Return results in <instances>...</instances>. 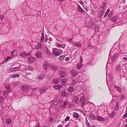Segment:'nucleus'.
I'll list each match as a JSON object with an SVG mask.
<instances>
[{
	"mask_svg": "<svg viewBox=\"0 0 127 127\" xmlns=\"http://www.w3.org/2000/svg\"><path fill=\"white\" fill-rule=\"evenodd\" d=\"M80 103L81 104L82 106L83 107L86 104V98L85 96H83L80 98Z\"/></svg>",
	"mask_w": 127,
	"mask_h": 127,
	"instance_id": "f257e3e1",
	"label": "nucleus"
},
{
	"mask_svg": "<svg viewBox=\"0 0 127 127\" xmlns=\"http://www.w3.org/2000/svg\"><path fill=\"white\" fill-rule=\"evenodd\" d=\"M113 89L114 92H115L117 91L120 93L122 91V89L121 88L116 86H114L113 87Z\"/></svg>",
	"mask_w": 127,
	"mask_h": 127,
	"instance_id": "f03ea898",
	"label": "nucleus"
},
{
	"mask_svg": "<svg viewBox=\"0 0 127 127\" xmlns=\"http://www.w3.org/2000/svg\"><path fill=\"white\" fill-rule=\"evenodd\" d=\"M44 33H42V36L41 38V42H42V41L44 40V41H45L46 43V42L48 39V36L46 34L45 35V38L44 39Z\"/></svg>",
	"mask_w": 127,
	"mask_h": 127,
	"instance_id": "7ed1b4c3",
	"label": "nucleus"
},
{
	"mask_svg": "<svg viewBox=\"0 0 127 127\" xmlns=\"http://www.w3.org/2000/svg\"><path fill=\"white\" fill-rule=\"evenodd\" d=\"M50 65L48 62H45L43 64V67L45 70H47L49 68H50Z\"/></svg>",
	"mask_w": 127,
	"mask_h": 127,
	"instance_id": "20e7f679",
	"label": "nucleus"
},
{
	"mask_svg": "<svg viewBox=\"0 0 127 127\" xmlns=\"http://www.w3.org/2000/svg\"><path fill=\"white\" fill-rule=\"evenodd\" d=\"M71 75L73 77L76 76L78 74V72L74 70H72L71 71Z\"/></svg>",
	"mask_w": 127,
	"mask_h": 127,
	"instance_id": "39448f33",
	"label": "nucleus"
},
{
	"mask_svg": "<svg viewBox=\"0 0 127 127\" xmlns=\"http://www.w3.org/2000/svg\"><path fill=\"white\" fill-rule=\"evenodd\" d=\"M81 42V41H80L79 42H75L74 44V46L79 48H81L82 46Z\"/></svg>",
	"mask_w": 127,
	"mask_h": 127,
	"instance_id": "423d86ee",
	"label": "nucleus"
},
{
	"mask_svg": "<svg viewBox=\"0 0 127 127\" xmlns=\"http://www.w3.org/2000/svg\"><path fill=\"white\" fill-rule=\"evenodd\" d=\"M50 69L52 71H55L58 69V67L56 66L51 65L50 66Z\"/></svg>",
	"mask_w": 127,
	"mask_h": 127,
	"instance_id": "0eeeda50",
	"label": "nucleus"
},
{
	"mask_svg": "<svg viewBox=\"0 0 127 127\" xmlns=\"http://www.w3.org/2000/svg\"><path fill=\"white\" fill-rule=\"evenodd\" d=\"M19 70V68L16 67L10 68L8 70V71L9 72H12L14 71H18Z\"/></svg>",
	"mask_w": 127,
	"mask_h": 127,
	"instance_id": "6e6552de",
	"label": "nucleus"
},
{
	"mask_svg": "<svg viewBox=\"0 0 127 127\" xmlns=\"http://www.w3.org/2000/svg\"><path fill=\"white\" fill-rule=\"evenodd\" d=\"M30 54V53H27L25 52H24L23 53L20 54L19 55L21 57H22L23 58H24L26 56H29Z\"/></svg>",
	"mask_w": 127,
	"mask_h": 127,
	"instance_id": "1a4fd4ad",
	"label": "nucleus"
},
{
	"mask_svg": "<svg viewBox=\"0 0 127 127\" xmlns=\"http://www.w3.org/2000/svg\"><path fill=\"white\" fill-rule=\"evenodd\" d=\"M47 87L44 86L42 88H40L39 90V91L40 94H42L44 92L47 90Z\"/></svg>",
	"mask_w": 127,
	"mask_h": 127,
	"instance_id": "9d476101",
	"label": "nucleus"
},
{
	"mask_svg": "<svg viewBox=\"0 0 127 127\" xmlns=\"http://www.w3.org/2000/svg\"><path fill=\"white\" fill-rule=\"evenodd\" d=\"M96 119L97 121L101 122H103L105 120L104 118L98 116H97Z\"/></svg>",
	"mask_w": 127,
	"mask_h": 127,
	"instance_id": "9b49d317",
	"label": "nucleus"
},
{
	"mask_svg": "<svg viewBox=\"0 0 127 127\" xmlns=\"http://www.w3.org/2000/svg\"><path fill=\"white\" fill-rule=\"evenodd\" d=\"M42 53L41 51H38L37 52L35 55L37 58H40L42 57Z\"/></svg>",
	"mask_w": 127,
	"mask_h": 127,
	"instance_id": "f8f14e48",
	"label": "nucleus"
},
{
	"mask_svg": "<svg viewBox=\"0 0 127 127\" xmlns=\"http://www.w3.org/2000/svg\"><path fill=\"white\" fill-rule=\"evenodd\" d=\"M79 100V98L76 96H74L73 97V101L74 103H77Z\"/></svg>",
	"mask_w": 127,
	"mask_h": 127,
	"instance_id": "ddd939ff",
	"label": "nucleus"
},
{
	"mask_svg": "<svg viewBox=\"0 0 127 127\" xmlns=\"http://www.w3.org/2000/svg\"><path fill=\"white\" fill-rule=\"evenodd\" d=\"M22 90L23 91H27L29 89V87L27 85H24L22 86Z\"/></svg>",
	"mask_w": 127,
	"mask_h": 127,
	"instance_id": "4468645a",
	"label": "nucleus"
},
{
	"mask_svg": "<svg viewBox=\"0 0 127 127\" xmlns=\"http://www.w3.org/2000/svg\"><path fill=\"white\" fill-rule=\"evenodd\" d=\"M28 62L30 63H33L34 61V58L32 57H30L28 59Z\"/></svg>",
	"mask_w": 127,
	"mask_h": 127,
	"instance_id": "2eb2a0df",
	"label": "nucleus"
},
{
	"mask_svg": "<svg viewBox=\"0 0 127 127\" xmlns=\"http://www.w3.org/2000/svg\"><path fill=\"white\" fill-rule=\"evenodd\" d=\"M64 72L62 70H61L60 72L59 76L61 78L64 77Z\"/></svg>",
	"mask_w": 127,
	"mask_h": 127,
	"instance_id": "dca6fc26",
	"label": "nucleus"
},
{
	"mask_svg": "<svg viewBox=\"0 0 127 127\" xmlns=\"http://www.w3.org/2000/svg\"><path fill=\"white\" fill-rule=\"evenodd\" d=\"M78 10L81 13H83L85 12L79 5H78Z\"/></svg>",
	"mask_w": 127,
	"mask_h": 127,
	"instance_id": "f3484780",
	"label": "nucleus"
},
{
	"mask_svg": "<svg viewBox=\"0 0 127 127\" xmlns=\"http://www.w3.org/2000/svg\"><path fill=\"white\" fill-rule=\"evenodd\" d=\"M118 56V55L117 53H115L114 54L113 57L112 58V61H114L116 59Z\"/></svg>",
	"mask_w": 127,
	"mask_h": 127,
	"instance_id": "a211bd4d",
	"label": "nucleus"
},
{
	"mask_svg": "<svg viewBox=\"0 0 127 127\" xmlns=\"http://www.w3.org/2000/svg\"><path fill=\"white\" fill-rule=\"evenodd\" d=\"M67 90L69 92H72L74 91V88L73 87L70 86L68 88Z\"/></svg>",
	"mask_w": 127,
	"mask_h": 127,
	"instance_id": "6ab92c4d",
	"label": "nucleus"
},
{
	"mask_svg": "<svg viewBox=\"0 0 127 127\" xmlns=\"http://www.w3.org/2000/svg\"><path fill=\"white\" fill-rule=\"evenodd\" d=\"M90 118L93 120H95L96 119V117L93 114L91 113L90 115Z\"/></svg>",
	"mask_w": 127,
	"mask_h": 127,
	"instance_id": "aec40b11",
	"label": "nucleus"
},
{
	"mask_svg": "<svg viewBox=\"0 0 127 127\" xmlns=\"http://www.w3.org/2000/svg\"><path fill=\"white\" fill-rule=\"evenodd\" d=\"M83 66V65L81 64L78 63L77 65L76 68L78 69H80L82 68Z\"/></svg>",
	"mask_w": 127,
	"mask_h": 127,
	"instance_id": "412c9836",
	"label": "nucleus"
},
{
	"mask_svg": "<svg viewBox=\"0 0 127 127\" xmlns=\"http://www.w3.org/2000/svg\"><path fill=\"white\" fill-rule=\"evenodd\" d=\"M6 123L8 124H10L12 122V120L10 118H7L6 120Z\"/></svg>",
	"mask_w": 127,
	"mask_h": 127,
	"instance_id": "4be33fe9",
	"label": "nucleus"
},
{
	"mask_svg": "<svg viewBox=\"0 0 127 127\" xmlns=\"http://www.w3.org/2000/svg\"><path fill=\"white\" fill-rule=\"evenodd\" d=\"M117 16H114L111 19V20L113 22H115L117 20Z\"/></svg>",
	"mask_w": 127,
	"mask_h": 127,
	"instance_id": "5701e85b",
	"label": "nucleus"
},
{
	"mask_svg": "<svg viewBox=\"0 0 127 127\" xmlns=\"http://www.w3.org/2000/svg\"><path fill=\"white\" fill-rule=\"evenodd\" d=\"M52 83L55 84H57L59 83V81L58 79H53L52 81Z\"/></svg>",
	"mask_w": 127,
	"mask_h": 127,
	"instance_id": "b1692460",
	"label": "nucleus"
},
{
	"mask_svg": "<svg viewBox=\"0 0 127 127\" xmlns=\"http://www.w3.org/2000/svg\"><path fill=\"white\" fill-rule=\"evenodd\" d=\"M116 69L118 71L120 72L121 71V65L120 64L116 67Z\"/></svg>",
	"mask_w": 127,
	"mask_h": 127,
	"instance_id": "393cba45",
	"label": "nucleus"
},
{
	"mask_svg": "<svg viewBox=\"0 0 127 127\" xmlns=\"http://www.w3.org/2000/svg\"><path fill=\"white\" fill-rule=\"evenodd\" d=\"M11 55L13 56H14L17 55V52L16 51H14L11 53Z\"/></svg>",
	"mask_w": 127,
	"mask_h": 127,
	"instance_id": "a878e982",
	"label": "nucleus"
},
{
	"mask_svg": "<svg viewBox=\"0 0 127 127\" xmlns=\"http://www.w3.org/2000/svg\"><path fill=\"white\" fill-rule=\"evenodd\" d=\"M61 94L62 96H68V94L64 91H62Z\"/></svg>",
	"mask_w": 127,
	"mask_h": 127,
	"instance_id": "bb28decb",
	"label": "nucleus"
},
{
	"mask_svg": "<svg viewBox=\"0 0 127 127\" xmlns=\"http://www.w3.org/2000/svg\"><path fill=\"white\" fill-rule=\"evenodd\" d=\"M45 52L46 53L47 52V54L48 55H50L51 54V53L50 51L48 50V48H46L45 49Z\"/></svg>",
	"mask_w": 127,
	"mask_h": 127,
	"instance_id": "cd10ccee",
	"label": "nucleus"
},
{
	"mask_svg": "<svg viewBox=\"0 0 127 127\" xmlns=\"http://www.w3.org/2000/svg\"><path fill=\"white\" fill-rule=\"evenodd\" d=\"M61 81L62 82V84L63 85H64L67 81V80L66 79L64 78L62 79Z\"/></svg>",
	"mask_w": 127,
	"mask_h": 127,
	"instance_id": "c85d7f7f",
	"label": "nucleus"
},
{
	"mask_svg": "<svg viewBox=\"0 0 127 127\" xmlns=\"http://www.w3.org/2000/svg\"><path fill=\"white\" fill-rule=\"evenodd\" d=\"M73 116L76 118H78L79 117V116L78 114L76 112H75L73 113Z\"/></svg>",
	"mask_w": 127,
	"mask_h": 127,
	"instance_id": "c756f323",
	"label": "nucleus"
},
{
	"mask_svg": "<svg viewBox=\"0 0 127 127\" xmlns=\"http://www.w3.org/2000/svg\"><path fill=\"white\" fill-rule=\"evenodd\" d=\"M62 87L61 85H55L54 87V88L56 90L60 89Z\"/></svg>",
	"mask_w": 127,
	"mask_h": 127,
	"instance_id": "7c9ffc66",
	"label": "nucleus"
},
{
	"mask_svg": "<svg viewBox=\"0 0 127 127\" xmlns=\"http://www.w3.org/2000/svg\"><path fill=\"white\" fill-rule=\"evenodd\" d=\"M116 114L115 112L113 111L111 113L109 114V116L111 118L113 117Z\"/></svg>",
	"mask_w": 127,
	"mask_h": 127,
	"instance_id": "2f4dec72",
	"label": "nucleus"
},
{
	"mask_svg": "<svg viewBox=\"0 0 127 127\" xmlns=\"http://www.w3.org/2000/svg\"><path fill=\"white\" fill-rule=\"evenodd\" d=\"M45 77V75L44 74H41L38 76V79L40 80H42Z\"/></svg>",
	"mask_w": 127,
	"mask_h": 127,
	"instance_id": "473e14b6",
	"label": "nucleus"
},
{
	"mask_svg": "<svg viewBox=\"0 0 127 127\" xmlns=\"http://www.w3.org/2000/svg\"><path fill=\"white\" fill-rule=\"evenodd\" d=\"M68 102L67 100H65L64 102L63 106L62 107L63 108H65L66 106V104H67Z\"/></svg>",
	"mask_w": 127,
	"mask_h": 127,
	"instance_id": "72a5a7b5",
	"label": "nucleus"
},
{
	"mask_svg": "<svg viewBox=\"0 0 127 127\" xmlns=\"http://www.w3.org/2000/svg\"><path fill=\"white\" fill-rule=\"evenodd\" d=\"M53 54L54 55L57 56H58L60 55V53L59 52L53 51Z\"/></svg>",
	"mask_w": 127,
	"mask_h": 127,
	"instance_id": "f704fd0d",
	"label": "nucleus"
},
{
	"mask_svg": "<svg viewBox=\"0 0 127 127\" xmlns=\"http://www.w3.org/2000/svg\"><path fill=\"white\" fill-rule=\"evenodd\" d=\"M20 75L19 74H14L11 75V78H14L15 77H18Z\"/></svg>",
	"mask_w": 127,
	"mask_h": 127,
	"instance_id": "c9c22d12",
	"label": "nucleus"
},
{
	"mask_svg": "<svg viewBox=\"0 0 127 127\" xmlns=\"http://www.w3.org/2000/svg\"><path fill=\"white\" fill-rule=\"evenodd\" d=\"M126 95L124 94H122L120 96V99L122 100H125L124 98L125 97Z\"/></svg>",
	"mask_w": 127,
	"mask_h": 127,
	"instance_id": "e433bc0d",
	"label": "nucleus"
},
{
	"mask_svg": "<svg viewBox=\"0 0 127 127\" xmlns=\"http://www.w3.org/2000/svg\"><path fill=\"white\" fill-rule=\"evenodd\" d=\"M26 69L27 70H29L31 71H32L33 70V69L30 66H28L27 67Z\"/></svg>",
	"mask_w": 127,
	"mask_h": 127,
	"instance_id": "4c0bfd02",
	"label": "nucleus"
},
{
	"mask_svg": "<svg viewBox=\"0 0 127 127\" xmlns=\"http://www.w3.org/2000/svg\"><path fill=\"white\" fill-rule=\"evenodd\" d=\"M5 88L7 89V90H10V85L9 84L5 85Z\"/></svg>",
	"mask_w": 127,
	"mask_h": 127,
	"instance_id": "58836bf2",
	"label": "nucleus"
},
{
	"mask_svg": "<svg viewBox=\"0 0 127 127\" xmlns=\"http://www.w3.org/2000/svg\"><path fill=\"white\" fill-rule=\"evenodd\" d=\"M11 92V90H7V91H5L4 92L3 94L4 95L8 94L9 92Z\"/></svg>",
	"mask_w": 127,
	"mask_h": 127,
	"instance_id": "ea45409f",
	"label": "nucleus"
},
{
	"mask_svg": "<svg viewBox=\"0 0 127 127\" xmlns=\"http://www.w3.org/2000/svg\"><path fill=\"white\" fill-rule=\"evenodd\" d=\"M116 105L115 107V109L116 110H118L119 108V104L118 103H116Z\"/></svg>",
	"mask_w": 127,
	"mask_h": 127,
	"instance_id": "a19ab883",
	"label": "nucleus"
},
{
	"mask_svg": "<svg viewBox=\"0 0 127 127\" xmlns=\"http://www.w3.org/2000/svg\"><path fill=\"white\" fill-rule=\"evenodd\" d=\"M106 4L105 3H104V2L102 3V8H104V7L106 6Z\"/></svg>",
	"mask_w": 127,
	"mask_h": 127,
	"instance_id": "79ce46f5",
	"label": "nucleus"
},
{
	"mask_svg": "<svg viewBox=\"0 0 127 127\" xmlns=\"http://www.w3.org/2000/svg\"><path fill=\"white\" fill-rule=\"evenodd\" d=\"M65 57V56L64 55L61 56L60 58V60H61L64 59Z\"/></svg>",
	"mask_w": 127,
	"mask_h": 127,
	"instance_id": "37998d69",
	"label": "nucleus"
},
{
	"mask_svg": "<svg viewBox=\"0 0 127 127\" xmlns=\"http://www.w3.org/2000/svg\"><path fill=\"white\" fill-rule=\"evenodd\" d=\"M12 58L11 57H7L5 60V62H7L9 60L11 59Z\"/></svg>",
	"mask_w": 127,
	"mask_h": 127,
	"instance_id": "c03bdc74",
	"label": "nucleus"
},
{
	"mask_svg": "<svg viewBox=\"0 0 127 127\" xmlns=\"http://www.w3.org/2000/svg\"><path fill=\"white\" fill-rule=\"evenodd\" d=\"M90 26L91 28H92L94 27V23L93 22H92L90 24Z\"/></svg>",
	"mask_w": 127,
	"mask_h": 127,
	"instance_id": "a18cd8bd",
	"label": "nucleus"
},
{
	"mask_svg": "<svg viewBox=\"0 0 127 127\" xmlns=\"http://www.w3.org/2000/svg\"><path fill=\"white\" fill-rule=\"evenodd\" d=\"M67 41L69 42H72L73 41V38H72L70 39H68Z\"/></svg>",
	"mask_w": 127,
	"mask_h": 127,
	"instance_id": "49530a36",
	"label": "nucleus"
},
{
	"mask_svg": "<svg viewBox=\"0 0 127 127\" xmlns=\"http://www.w3.org/2000/svg\"><path fill=\"white\" fill-rule=\"evenodd\" d=\"M3 100V97L0 96V103Z\"/></svg>",
	"mask_w": 127,
	"mask_h": 127,
	"instance_id": "de8ad7c7",
	"label": "nucleus"
},
{
	"mask_svg": "<svg viewBox=\"0 0 127 127\" xmlns=\"http://www.w3.org/2000/svg\"><path fill=\"white\" fill-rule=\"evenodd\" d=\"M70 119V117L69 116L67 117L65 119V121H68Z\"/></svg>",
	"mask_w": 127,
	"mask_h": 127,
	"instance_id": "09e8293b",
	"label": "nucleus"
},
{
	"mask_svg": "<svg viewBox=\"0 0 127 127\" xmlns=\"http://www.w3.org/2000/svg\"><path fill=\"white\" fill-rule=\"evenodd\" d=\"M127 117V113L123 115V117L125 118Z\"/></svg>",
	"mask_w": 127,
	"mask_h": 127,
	"instance_id": "8fccbe9b",
	"label": "nucleus"
},
{
	"mask_svg": "<svg viewBox=\"0 0 127 127\" xmlns=\"http://www.w3.org/2000/svg\"><path fill=\"white\" fill-rule=\"evenodd\" d=\"M109 77L110 78V79L111 80L113 78V76L112 75L110 74L109 75Z\"/></svg>",
	"mask_w": 127,
	"mask_h": 127,
	"instance_id": "3c124183",
	"label": "nucleus"
},
{
	"mask_svg": "<svg viewBox=\"0 0 127 127\" xmlns=\"http://www.w3.org/2000/svg\"><path fill=\"white\" fill-rule=\"evenodd\" d=\"M40 125L39 123H36V125L33 127H39Z\"/></svg>",
	"mask_w": 127,
	"mask_h": 127,
	"instance_id": "603ef678",
	"label": "nucleus"
},
{
	"mask_svg": "<svg viewBox=\"0 0 127 127\" xmlns=\"http://www.w3.org/2000/svg\"><path fill=\"white\" fill-rule=\"evenodd\" d=\"M71 83L73 85L75 83V81L74 80H72Z\"/></svg>",
	"mask_w": 127,
	"mask_h": 127,
	"instance_id": "864d4df0",
	"label": "nucleus"
},
{
	"mask_svg": "<svg viewBox=\"0 0 127 127\" xmlns=\"http://www.w3.org/2000/svg\"><path fill=\"white\" fill-rule=\"evenodd\" d=\"M86 123L87 125V126H88V127H90V125L89 122H87V123Z\"/></svg>",
	"mask_w": 127,
	"mask_h": 127,
	"instance_id": "5fc2aeb1",
	"label": "nucleus"
},
{
	"mask_svg": "<svg viewBox=\"0 0 127 127\" xmlns=\"http://www.w3.org/2000/svg\"><path fill=\"white\" fill-rule=\"evenodd\" d=\"M106 83H107V86H108V87H109V86H108V84H109L108 82V81L107 80V73H106Z\"/></svg>",
	"mask_w": 127,
	"mask_h": 127,
	"instance_id": "6e6d98bb",
	"label": "nucleus"
},
{
	"mask_svg": "<svg viewBox=\"0 0 127 127\" xmlns=\"http://www.w3.org/2000/svg\"><path fill=\"white\" fill-rule=\"evenodd\" d=\"M52 40V38L51 37H49V38L48 40L50 41V42H48V43H50V42H51Z\"/></svg>",
	"mask_w": 127,
	"mask_h": 127,
	"instance_id": "4d7b16f0",
	"label": "nucleus"
},
{
	"mask_svg": "<svg viewBox=\"0 0 127 127\" xmlns=\"http://www.w3.org/2000/svg\"><path fill=\"white\" fill-rule=\"evenodd\" d=\"M69 59V58L68 57H67L65 59V60L66 61H68Z\"/></svg>",
	"mask_w": 127,
	"mask_h": 127,
	"instance_id": "13d9d810",
	"label": "nucleus"
},
{
	"mask_svg": "<svg viewBox=\"0 0 127 127\" xmlns=\"http://www.w3.org/2000/svg\"><path fill=\"white\" fill-rule=\"evenodd\" d=\"M108 14V13L107 12H106L105 13V15L104 16V17H106V16Z\"/></svg>",
	"mask_w": 127,
	"mask_h": 127,
	"instance_id": "bf43d9fd",
	"label": "nucleus"
},
{
	"mask_svg": "<svg viewBox=\"0 0 127 127\" xmlns=\"http://www.w3.org/2000/svg\"><path fill=\"white\" fill-rule=\"evenodd\" d=\"M123 60H124L126 61L127 60V58L126 57H124L123 58Z\"/></svg>",
	"mask_w": 127,
	"mask_h": 127,
	"instance_id": "052dcab7",
	"label": "nucleus"
},
{
	"mask_svg": "<svg viewBox=\"0 0 127 127\" xmlns=\"http://www.w3.org/2000/svg\"><path fill=\"white\" fill-rule=\"evenodd\" d=\"M60 46H61V47H62V48H64L65 47V45L64 44H63L62 45H60Z\"/></svg>",
	"mask_w": 127,
	"mask_h": 127,
	"instance_id": "680f3d73",
	"label": "nucleus"
},
{
	"mask_svg": "<svg viewBox=\"0 0 127 127\" xmlns=\"http://www.w3.org/2000/svg\"><path fill=\"white\" fill-rule=\"evenodd\" d=\"M79 3H80L82 4V5H83V1H81V0H80L79 1Z\"/></svg>",
	"mask_w": 127,
	"mask_h": 127,
	"instance_id": "e2e57ef3",
	"label": "nucleus"
},
{
	"mask_svg": "<svg viewBox=\"0 0 127 127\" xmlns=\"http://www.w3.org/2000/svg\"><path fill=\"white\" fill-rule=\"evenodd\" d=\"M80 61L81 63H82V62H83V59H82V56H81V60H80Z\"/></svg>",
	"mask_w": 127,
	"mask_h": 127,
	"instance_id": "0e129e2a",
	"label": "nucleus"
},
{
	"mask_svg": "<svg viewBox=\"0 0 127 127\" xmlns=\"http://www.w3.org/2000/svg\"><path fill=\"white\" fill-rule=\"evenodd\" d=\"M84 9L86 11H88V9L87 7H86L85 8H84Z\"/></svg>",
	"mask_w": 127,
	"mask_h": 127,
	"instance_id": "69168bd1",
	"label": "nucleus"
},
{
	"mask_svg": "<svg viewBox=\"0 0 127 127\" xmlns=\"http://www.w3.org/2000/svg\"><path fill=\"white\" fill-rule=\"evenodd\" d=\"M65 0H58L59 1H60V2H62L63 1H64Z\"/></svg>",
	"mask_w": 127,
	"mask_h": 127,
	"instance_id": "338daca9",
	"label": "nucleus"
},
{
	"mask_svg": "<svg viewBox=\"0 0 127 127\" xmlns=\"http://www.w3.org/2000/svg\"><path fill=\"white\" fill-rule=\"evenodd\" d=\"M101 12L102 13V14L100 16V17H101L102 16V15H103V13L104 12H102V11H101Z\"/></svg>",
	"mask_w": 127,
	"mask_h": 127,
	"instance_id": "774afa93",
	"label": "nucleus"
}]
</instances>
